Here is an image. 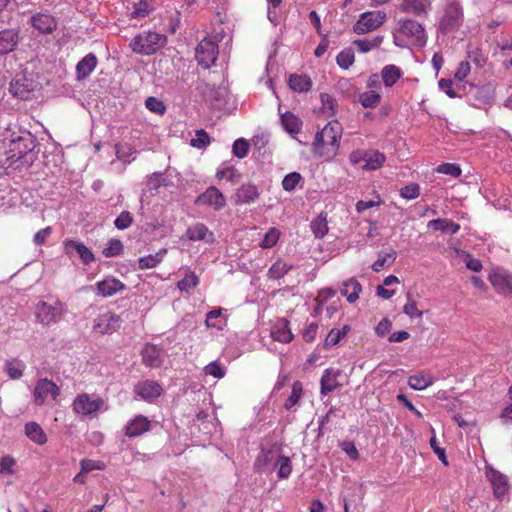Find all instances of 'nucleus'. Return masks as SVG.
I'll return each mask as SVG.
<instances>
[{"label":"nucleus","instance_id":"1","mask_svg":"<svg viewBox=\"0 0 512 512\" xmlns=\"http://www.w3.org/2000/svg\"><path fill=\"white\" fill-rule=\"evenodd\" d=\"M393 42L401 48L410 45L423 46L426 42L424 28L414 20H400L398 28L393 34Z\"/></svg>","mask_w":512,"mask_h":512},{"label":"nucleus","instance_id":"2","mask_svg":"<svg viewBox=\"0 0 512 512\" xmlns=\"http://www.w3.org/2000/svg\"><path fill=\"white\" fill-rule=\"evenodd\" d=\"M340 138V130H318L312 144L314 153L326 159L334 157L338 150Z\"/></svg>","mask_w":512,"mask_h":512},{"label":"nucleus","instance_id":"3","mask_svg":"<svg viewBox=\"0 0 512 512\" xmlns=\"http://www.w3.org/2000/svg\"><path fill=\"white\" fill-rule=\"evenodd\" d=\"M166 42V37L157 32H145L137 35L130 43L132 50L139 54L155 53Z\"/></svg>","mask_w":512,"mask_h":512},{"label":"nucleus","instance_id":"4","mask_svg":"<svg viewBox=\"0 0 512 512\" xmlns=\"http://www.w3.org/2000/svg\"><path fill=\"white\" fill-rule=\"evenodd\" d=\"M65 313L66 307L64 303L59 300H55L54 303L41 301L35 308L36 319L44 326L58 322Z\"/></svg>","mask_w":512,"mask_h":512},{"label":"nucleus","instance_id":"5","mask_svg":"<svg viewBox=\"0 0 512 512\" xmlns=\"http://www.w3.org/2000/svg\"><path fill=\"white\" fill-rule=\"evenodd\" d=\"M105 407V402L101 397L87 393L79 394L73 401L72 409L74 413L82 417H94Z\"/></svg>","mask_w":512,"mask_h":512},{"label":"nucleus","instance_id":"6","mask_svg":"<svg viewBox=\"0 0 512 512\" xmlns=\"http://www.w3.org/2000/svg\"><path fill=\"white\" fill-rule=\"evenodd\" d=\"M387 15L383 11H368L361 13L353 25V32L359 35L377 30L386 21Z\"/></svg>","mask_w":512,"mask_h":512},{"label":"nucleus","instance_id":"7","mask_svg":"<svg viewBox=\"0 0 512 512\" xmlns=\"http://www.w3.org/2000/svg\"><path fill=\"white\" fill-rule=\"evenodd\" d=\"M9 147L11 151L18 152L20 156L17 161H21L26 156L27 152L32 151L34 148L33 136L29 130H19L11 133L9 138Z\"/></svg>","mask_w":512,"mask_h":512},{"label":"nucleus","instance_id":"8","mask_svg":"<svg viewBox=\"0 0 512 512\" xmlns=\"http://www.w3.org/2000/svg\"><path fill=\"white\" fill-rule=\"evenodd\" d=\"M36 88V83L31 75L21 72L15 75L10 83V92L14 97L28 99Z\"/></svg>","mask_w":512,"mask_h":512},{"label":"nucleus","instance_id":"9","mask_svg":"<svg viewBox=\"0 0 512 512\" xmlns=\"http://www.w3.org/2000/svg\"><path fill=\"white\" fill-rule=\"evenodd\" d=\"M217 55L218 45L211 39H203L196 47V60L205 69L215 63Z\"/></svg>","mask_w":512,"mask_h":512},{"label":"nucleus","instance_id":"10","mask_svg":"<svg viewBox=\"0 0 512 512\" xmlns=\"http://www.w3.org/2000/svg\"><path fill=\"white\" fill-rule=\"evenodd\" d=\"M121 322L120 316L106 311L94 320L93 330L100 334H111L120 328Z\"/></svg>","mask_w":512,"mask_h":512},{"label":"nucleus","instance_id":"11","mask_svg":"<svg viewBox=\"0 0 512 512\" xmlns=\"http://www.w3.org/2000/svg\"><path fill=\"white\" fill-rule=\"evenodd\" d=\"M462 17L463 13L459 3L450 1L440 22V28L443 31H451L460 26Z\"/></svg>","mask_w":512,"mask_h":512},{"label":"nucleus","instance_id":"12","mask_svg":"<svg viewBox=\"0 0 512 512\" xmlns=\"http://www.w3.org/2000/svg\"><path fill=\"white\" fill-rule=\"evenodd\" d=\"M59 394L60 390L53 381L47 378L40 379L34 388V402L36 405L41 406L49 396L56 399Z\"/></svg>","mask_w":512,"mask_h":512},{"label":"nucleus","instance_id":"13","mask_svg":"<svg viewBox=\"0 0 512 512\" xmlns=\"http://www.w3.org/2000/svg\"><path fill=\"white\" fill-rule=\"evenodd\" d=\"M196 204L210 206L218 211L226 205V199L218 188L210 186L198 196Z\"/></svg>","mask_w":512,"mask_h":512},{"label":"nucleus","instance_id":"14","mask_svg":"<svg viewBox=\"0 0 512 512\" xmlns=\"http://www.w3.org/2000/svg\"><path fill=\"white\" fill-rule=\"evenodd\" d=\"M124 289V283L113 277H108L96 284L97 295L103 298L111 297Z\"/></svg>","mask_w":512,"mask_h":512},{"label":"nucleus","instance_id":"15","mask_svg":"<svg viewBox=\"0 0 512 512\" xmlns=\"http://www.w3.org/2000/svg\"><path fill=\"white\" fill-rule=\"evenodd\" d=\"M341 371L338 369L328 368L323 372L320 380V389L322 395H327L341 386L338 377Z\"/></svg>","mask_w":512,"mask_h":512},{"label":"nucleus","instance_id":"16","mask_svg":"<svg viewBox=\"0 0 512 512\" xmlns=\"http://www.w3.org/2000/svg\"><path fill=\"white\" fill-rule=\"evenodd\" d=\"M134 391L139 397L146 401H149L151 399L159 397L162 393V388L157 382L146 380L139 382L135 386Z\"/></svg>","mask_w":512,"mask_h":512},{"label":"nucleus","instance_id":"17","mask_svg":"<svg viewBox=\"0 0 512 512\" xmlns=\"http://www.w3.org/2000/svg\"><path fill=\"white\" fill-rule=\"evenodd\" d=\"M279 457L280 454L277 451L262 450L260 455L256 458L254 465L258 471H272L277 467Z\"/></svg>","mask_w":512,"mask_h":512},{"label":"nucleus","instance_id":"18","mask_svg":"<svg viewBox=\"0 0 512 512\" xmlns=\"http://www.w3.org/2000/svg\"><path fill=\"white\" fill-rule=\"evenodd\" d=\"M73 251H76L79 255L80 259L84 264H90L94 261L95 257L91 250L86 247L82 242L68 240L65 242V252L66 254H72Z\"/></svg>","mask_w":512,"mask_h":512},{"label":"nucleus","instance_id":"19","mask_svg":"<svg viewBox=\"0 0 512 512\" xmlns=\"http://www.w3.org/2000/svg\"><path fill=\"white\" fill-rule=\"evenodd\" d=\"M150 429V421L147 417L138 415L128 422L125 434L132 438L142 435Z\"/></svg>","mask_w":512,"mask_h":512},{"label":"nucleus","instance_id":"20","mask_svg":"<svg viewBox=\"0 0 512 512\" xmlns=\"http://www.w3.org/2000/svg\"><path fill=\"white\" fill-rule=\"evenodd\" d=\"M271 336L274 340L281 343H289L293 339V334L286 319H279L271 329Z\"/></svg>","mask_w":512,"mask_h":512},{"label":"nucleus","instance_id":"21","mask_svg":"<svg viewBox=\"0 0 512 512\" xmlns=\"http://www.w3.org/2000/svg\"><path fill=\"white\" fill-rule=\"evenodd\" d=\"M145 365L158 367L162 363V350L153 344H146L141 351Z\"/></svg>","mask_w":512,"mask_h":512},{"label":"nucleus","instance_id":"22","mask_svg":"<svg viewBox=\"0 0 512 512\" xmlns=\"http://www.w3.org/2000/svg\"><path fill=\"white\" fill-rule=\"evenodd\" d=\"M186 235L191 241H214L213 233L203 223H196L190 226L186 231Z\"/></svg>","mask_w":512,"mask_h":512},{"label":"nucleus","instance_id":"23","mask_svg":"<svg viewBox=\"0 0 512 512\" xmlns=\"http://www.w3.org/2000/svg\"><path fill=\"white\" fill-rule=\"evenodd\" d=\"M26 437L38 445H44L47 442V435L43 428L35 421L27 422L24 426Z\"/></svg>","mask_w":512,"mask_h":512},{"label":"nucleus","instance_id":"24","mask_svg":"<svg viewBox=\"0 0 512 512\" xmlns=\"http://www.w3.org/2000/svg\"><path fill=\"white\" fill-rule=\"evenodd\" d=\"M31 23L41 33H50L56 28V21L49 14L38 13L31 18Z\"/></svg>","mask_w":512,"mask_h":512},{"label":"nucleus","instance_id":"25","mask_svg":"<svg viewBox=\"0 0 512 512\" xmlns=\"http://www.w3.org/2000/svg\"><path fill=\"white\" fill-rule=\"evenodd\" d=\"M361 291L362 286L355 278L344 281L340 289L341 295L346 297L349 303H354L359 298Z\"/></svg>","mask_w":512,"mask_h":512},{"label":"nucleus","instance_id":"26","mask_svg":"<svg viewBox=\"0 0 512 512\" xmlns=\"http://www.w3.org/2000/svg\"><path fill=\"white\" fill-rule=\"evenodd\" d=\"M427 227L450 235H454L460 230V225L458 223L447 218L431 220L428 222Z\"/></svg>","mask_w":512,"mask_h":512},{"label":"nucleus","instance_id":"27","mask_svg":"<svg viewBox=\"0 0 512 512\" xmlns=\"http://www.w3.org/2000/svg\"><path fill=\"white\" fill-rule=\"evenodd\" d=\"M259 197L258 189L253 184L241 186L236 192L237 204H250Z\"/></svg>","mask_w":512,"mask_h":512},{"label":"nucleus","instance_id":"28","mask_svg":"<svg viewBox=\"0 0 512 512\" xmlns=\"http://www.w3.org/2000/svg\"><path fill=\"white\" fill-rule=\"evenodd\" d=\"M18 33L14 30L0 32V54H7L15 49L18 44Z\"/></svg>","mask_w":512,"mask_h":512},{"label":"nucleus","instance_id":"29","mask_svg":"<svg viewBox=\"0 0 512 512\" xmlns=\"http://www.w3.org/2000/svg\"><path fill=\"white\" fill-rule=\"evenodd\" d=\"M97 58L94 54L90 53L86 55L76 67L77 79H85L96 67Z\"/></svg>","mask_w":512,"mask_h":512},{"label":"nucleus","instance_id":"30","mask_svg":"<svg viewBox=\"0 0 512 512\" xmlns=\"http://www.w3.org/2000/svg\"><path fill=\"white\" fill-rule=\"evenodd\" d=\"M167 254V249H160L154 254L143 256L138 260V267L141 270L151 269L161 263Z\"/></svg>","mask_w":512,"mask_h":512},{"label":"nucleus","instance_id":"31","mask_svg":"<svg viewBox=\"0 0 512 512\" xmlns=\"http://www.w3.org/2000/svg\"><path fill=\"white\" fill-rule=\"evenodd\" d=\"M385 155L379 151L367 150L365 164L361 166L363 170L374 171L382 167L385 162Z\"/></svg>","mask_w":512,"mask_h":512},{"label":"nucleus","instance_id":"32","mask_svg":"<svg viewBox=\"0 0 512 512\" xmlns=\"http://www.w3.org/2000/svg\"><path fill=\"white\" fill-rule=\"evenodd\" d=\"M289 87L295 92H307L311 89L312 81L306 75L292 74L288 81Z\"/></svg>","mask_w":512,"mask_h":512},{"label":"nucleus","instance_id":"33","mask_svg":"<svg viewBox=\"0 0 512 512\" xmlns=\"http://www.w3.org/2000/svg\"><path fill=\"white\" fill-rule=\"evenodd\" d=\"M384 40V36H376L372 39H357L354 40L352 45L356 47V49L360 53H368L371 50L378 48Z\"/></svg>","mask_w":512,"mask_h":512},{"label":"nucleus","instance_id":"34","mask_svg":"<svg viewBox=\"0 0 512 512\" xmlns=\"http://www.w3.org/2000/svg\"><path fill=\"white\" fill-rule=\"evenodd\" d=\"M292 269V266L287 264L282 259H278L268 270V277L270 279L278 280L284 277Z\"/></svg>","mask_w":512,"mask_h":512},{"label":"nucleus","instance_id":"35","mask_svg":"<svg viewBox=\"0 0 512 512\" xmlns=\"http://www.w3.org/2000/svg\"><path fill=\"white\" fill-rule=\"evenodd\" d=\"M216 177L219 180L227 179L231 183H237L240 180V174L238 173L237 169L226 164H222L218 168Z\"/></svg>","mask_w":512,"mask_h":512},{"label":"nucleus","instance_id":"36","mask_svg":"<svg viewBox=\"0 0 512 512\" xmlns=\"http://www.w3.org/2000/svg\"><path fill=\"white\" fill-rule=\"evenodd\" d=\"M400 77L401 71L395 65H387L382 70V79L387 87L394 85Z\"/></svg>","mask_w":512,"mask_h":512},{"label":"nucleus","instance_id":"37","mask_svg":"<svg viewBox=\"0 0 512 512\" xmlns=\"http://www.w3.org/2000/svg\"><path fill=\"white\" fill-rule=\"evenodd\" d=\"M311 229L316 238H323L328 233L326 215L320 214L311 222Z\"/></svg>","mask_w":512,"mask_h":512},{"label":"nucleus","instance_id":"38","mask_svg":"<svg viewBox=\"0 0 512 512\" xmlns=\"http://www.w3.org/2000/svg\"><path fill=\"white\" fill-rule=\"evenodd\" d=\"M432 383L433 378L429 375H412L408 379V385L414 390H424Z\"/></svg>","mask_w":512,"mask_h":512},{"label":"nucleus","instance_id":"39","mask_svg":"<svg viewBox=\"0 0 512 512\" xmlns=\"http://www.w3.org/2000/svg\"><path fill=\"white\" fill-rule=\"evenodd\" d=\"M350 331L349 325H344L343 328L337 329L333 328L325 339L326 346H334L340 342L342 338H344L347 333Z\"/></svg>","mask_w":512,"mask_h":512},{"label":"nucleus","instance_id":"40","mask_svg":"<svg viewBox=\"0 0 512 512\" xmlns=\"http://www.w3.org/2000/svg\"><path fill=\"white\" fill-rule=\"evenodd\" d=\"M490 480L493 485L494 493L496 494V496L500 497L504 495L508 488L505 476L497 472H493L491 474Z\"/></svg>","mask_w":512,"mask_h":512},{"label":"nucleus","instance_id":"41","mask_svg":"<svg viewBox=\"0 0 512 512\" xmlns=\"http://www.w3.org/2000/svg\"><path fill=\"white\" fill-rule=\"evenodd\" d=\"M211 143V137L206 130H195V135L190 139V145L197 149H204Z\"/></svg>","mask_w":512,"mask_h":512},{"label":"nucleus","instance_id":"42","mask_svg":"<svg viewBox=\"0 0 512 512\" xmlns=\"http://www.w3.org/2000/svg\"><path fill=\"white\" fill-rule=\"evenodd\" d=\"M198 284H199L198 276L194 272L189 271L185 274L184 278L178 282L177 287L181 291L189 292L192 288H195Z\"/></svg>","mask_w":512,"mask_h":512},{"label":"nucleus","instance_id":"43","mask_svg":"<svg viewBox=\"0 0 512 512\" xmlns=\"http://www.w3.org/2000/svg\"><path fill=\"white\" fill-rule=\"evenodd\" d=\"M5 367L10 378L19 379L23 375L25 365L22 361L13 359L7 361Z\"/></svg>","mask_w":512,"mask_h":512},{"label":"nucleus","instance_id":"44","mask_svg":"<svg viewBox=\"0 0 512 512\" xmlns=\"http://www.w3.org/2000/svg\"><path fill=\"white\" fill-rule=\"evenodd\" d=\"M380 98L381 96L377 92L366 91L360 94L359 101L365 108H374L379 104Z\"/></svg>","mask_w":512,"mask_h":512},{"label":"nucleus","instance_id":"45","mask_svg":"<svg viewBox=\"0 0 512 512\" xmlns=\"http://www.w3.org/2000/svg\"><path fill=\"white\" fill-rule=\"evenodd\" d=\"M249 141L245 138H238L234 141L232 146V153L235 157L243 159L247 156L249 151Z\"/></svg>","mask_w":512,"mask_h":512},{"label":"nucleus","instance_id":"46","mask_svg":"<svg viewBox=\"0 0 512 512\" xmlns=\"http://www.w3.org/2000/svg\"><path fill=\"white\" fill-rule=\"evenodd\" d=\"M150 0H140L134 4V9L131 12V18H142L147 16L152 11Z\"/></svg>","mask_w":512,"mask_h":512},{"label":"nucleus","instance_id":"47","mask_svg":"<svg viewBox=\"0 0 512 512\" xmlns=\"http://www.w3.org/2000/svg\"><path fill=\"white\" fill-rule=\"evenodd\" d=\"M277 466H279L277 475L280 479H286L290 476L292 472V465L289 457L280 455L277 461Z\"/></svg>","mask_w":512,"mask_h":512},{"label":"nucleus","instance_id":"48","mask_svg":"<svg viewBox=\"0 0 512 512\" xmlns=\"http://www.w3.org/2000/svg\"><path fill=\"white\" fill-rule=\"evenodd\" d=\"M280 237V231L272 227L265 234L263 240L260 243V247L263 249H268L276 245Z\"/></svg>","mask_w":512,"mask_h":512},{"label":"nucleus","instance_id":"49","mask_svg":"<svg viewBox=\"0 0 512 512\" xmlns=\"http://www.w3.org/2000/svg\"><path fill=\"white\" fill-rule=\"evenodd\" d=\"M302 391H303V388H302L301 382H299V381L294 382L293 386H292L291 394L288 397V399L286 400L285 405H284L286 409H290L298 403V401L302 395Z\"/></svg>","mask_w":512,"mask_h":512},{"label":"nucleus","instance_id":"50","mask_svg":"<svg viewBox=\"0 0 512 512\" xmlns=\"http://www.w3.org/2000/svg\"><path fill=\"white\" fill-rule=\"evenodd\" d=\"M123 251V244L119 239H111L108 242V245L106 248L103 249V255L105 257H115L122 253Z\"/></svg>","mask_w":512,"mask_h":512},{"label":"nucleus","instance_id":"51","mask_svg":"<svg viewBox=\"0 0 512 512\" xmlns=\"http://www.w3.org/2000/svg\"><path fill=\"white\" fill-rule=\"evenodd\" d=\"M206 375H211L215 378L221 379L225 376L226 370L218 361H212L204 367Z\"/></svg>","mask_w":512,"mask_h":512},{"label":"nucleus","instance_id":"52","mask_svg":"<svg viewBox=\"0 0 512 512\" xmlns=\"http://www.w3.org/2000/svg\"><path fill=\"white\" fill-rule=\"evenodd\" d=\"M407 300L403 307V312L410 318H421L423 312L417 308L416 302L412 299L410 293H407Z\"/></svg>","mask_w":512,"mask_h":512},{"label":"nucleus","instance_id":"53","mask_svg":"<svg viewBox=\"0 0 512 512\" xmlns=\"http://www.w3.org/2000/svg\"><path fill=\"white\" fill-rule=\"evenodd\" d=\"M420 195V186L417 183H410L400 189V196L404 199H416Z\"/></svg>","mask_w":512,"mask_h":512},{"label":"nucleus","instance_id":"54","mask_svg":"<svg viewBox=\"0 0 512 512\" xmlns=\"http://www.w3.org/2000/svg\"><path fill=\"white\" fill-rule=\"evenodd\" d=\"M283 128H299L303 123L301 119L291 112H285L281 115Z\"/></svg>","mask_w":512,"mask_h":512},{"label":"nucleus","instance_id":"55","mask_svg":"<svg viewBox=\"0 0 512 512\" xmlns=\"http://www.w3.org/2000/svg\"><path fill=\"white\" fill-rule=\"evenodd\" d=\"M402 9L406 12L421 15L425 12L424 4L418 0H405Z\"/></svg>","mask_w":512,"mask_h":512},{"label":"nucleus","instance_id":"56","mask_svg":"<svg viewBox=\"0 0 512 512\" xmlns=\"http://www.w3.org/2000/svg\"><path fill=\"white\" fill-rule=\"evenodd\" d=\"M302 176L298 172H292L287 174L283 181L282 186L286 191H292L296 188L297 184L301 181Z\"/></svg>","mask_w":512,"mask_h":512},{"label":"nucleus","instance_id":"57","mask_svg":"<svg viewBox=\"0 0 512 512\" xmlns=\"http://www.w3.org/2000/svg\"><path fill=\"white\" fill-rule=\"evenodd\" d=\"M354 59L352 50H343L337 55L336 61L341 68L347 69L353 64Z\"/></svg>","mask_w":512,"mask_h":512},{"label":"nucleus","instance_id":"58","mask_svg":"<svg viewBox=\"0 0 512 512\" xmlns=\"http://www.w3.org/2000/svg\"><path fill=\"white\" fill-rule=\"evenodd\" d=\"M133 222V217L130 212L123 211L120 215L115 219L114 225L119 230L127 229L131 226Z\"/></svg>","mask_w":512,"mask_h":512},{"label":"nucleus","instance_id":"59","mask_svg":"<svg viewBox=\"0 0 512 512\" xmlns=\"http://www.w3.org/2000/svg\"><path fill=\"white\" fill-rule=\"evenodd\" d=\"M145 106L156 114H163L166 110L164 103L156 97H148L145 101Z\"/></svg>","mask_w":512,"mask_h":512},{"label":"nucleus","instance_id":"60","mask_svg":"<svg viewBox=\"0 0 512 512\" xmlns=\"http://www.w3.org/2000/svg\"><path fill=\"white\" fill-rule=\"evenodd\" d=\"M437 171L442 174L458 177L461 175V169L454 163H444L438 166Z\"/></svg>","mask_w":512,"mask_h":512},{"label":"nucleus","instance_id":"61","mask_svg":"<svg viewBox=\"0 0 512 512\" xmlns=\"http://www.w3.org/2000/svg\"><path fill=\"white\" fill-rule=\"evenodd\" d=\"M318 330V324L316 322H311L306 325V327L302 331V336L306 342H312L316 338Z\"/></svg>","mask_w":512,"mask_h":512},{"label":"nucleus","instance_id":"62","mask_svg":"<svg viewBox=\"0 0 512 512\" xmlns=\"http://www.w3.org/2000/svg\"><path fill=\"white\" fill-rule=\"evenodd\" d=\"M396 259V252L395 251H392L390 254L386 255V256H383V257H379L372 265V269L375 271V272H379L383 267L384 265L386 264L387 261H390V263H393L394 260Z\"/></svg>","mask_w":512,"mask_h":512},{"label":"nucleus","instance_id":"63","mask_svg":"<svg viewBox=\"0 0 512 512\" xmlns=\"http://www.w3.org/2000/svg\"><path fill=\"white\" fill-rule=\"evenodd\" d=\"M15 460L10 456H4L0 459V473L12 474Z\"/></svg>","mask_w":512,"mask_h":512},{"label":"nucleus","instance_id":"64","mask_svg":"<svg viewBox=\"0 0 512 512\" xmlns=\"http://www.w3.org/2000/svg\"><path fill=\"white\" fill-rule=\"evenodd\" d=\"M366 157L367 150H356L350 153L349 161L353 165H359L361 163L365 164Z\"/></svg>","mask_w":512,"mask_h":512}]
</instances>
